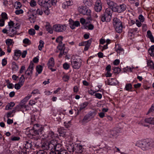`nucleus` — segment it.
<instances>
[{
	"mask_svg": "<svg viewBox=\"0 0 154 154\" xmlns=\"http://www.w3.org/2000/svg\"><path fill=\"white\" fill-rule=\"evenodd\" d=\"M136 145L144 150L152 147L154 145V142L152 140L139 141L136 143Z\"/></svg>",
	"mask_w": 154,
	"mask_h": 154,
	"instance_id": "f257e3e1",
	"label": "nucleus"
},
{
	"mask_svg": "<svg viewBox=\"0 0 154 154\" xmlns=\"http://www.w3.org/2000/svg\"><path fill=\"white\" fill-rule=\"evenodd\" d=\"M112 11L109 8L106 9L103 14L101 15V20L103 22H109L111 18Z\"/></svg>",
	"mask_w": 154,
	"mask_h": 154,
	"instance_id": "f03ea898",
	"label": "nucleus"
},
{
	"mask_svg": "<svg viewBox=\"0 0 154 154\" xmlns=\"http://www.w3.org/2000/svg\"><path fill=\"white\" fill-rule=\"evenodd\" d=\"M154 111V103L152 104L151 108L149 109L148 112L146 113V115H149V116L151 115L153 116V117H150L147 118L145 119V122L148 123L150 124L154 125V113L153 112Z\"/></svg>",
	"mask_w": 154,
	"mask_h": 154,
	"instance_id": "7ed1b4c3",
	"label": "nucleus"
},
{
	"mask_svg": "<svg viewBox=\"0 0 154 154\" xmlns=\"http://www.w3.org/2000/svg\"><path fill=\"white\" fill-rule=\"evenodd\" d=\"M58 136L57 134H55L53 131H48L47 134L44 135L45 138L47 140L50 141L57 140Z\"/></svg>",
	"mask_w": 154,
	"mask_h": 154,
	"instance_id": "20e7f679",
	"label": "nucleus"
},
{
	"mask_svg": "<svg viewBox=\"0 0 154 154\" xmlns=\"http://www.w3.org/2000/svg\"><path fill=\"white\" fill-rule=\"evenodd\" d=\"M31 96L32 95L31 94H28L27 96H26L21 101V103L24 104L31 97ZM29 109V107L28 106L24 105H20V111H22L23 112L24 110L26 111Z\"/></svg>",
	"mask_w": 154,
	"mask_h": 154,
	"instance_id": "39448f33",
	"label": "nucleus"
},
{
	"mask_svg": "<svg viewBox=\"0 0 154 154\" xmlns=\"http://www.w3.org/2000/svg\"><path fill=\"white\" fill-rule=\"evenodd\" d=\"M66 24H56L53 25V28L55 32H60L65 31L66 29Z\"/></svg>",
	"mask_w": 154,
	"mask_h": 154,
	"instance_id": "423d86ee",
	"label": "nucleus"
},
{
	"mask_svg": "<svg viewBox=\"0 0 154 154\" xmlns=\"http://www.w3.org/2000/svg\"><path fill=\"white\" fill-rule=\"evenodd\" d=\"M78 10L80 14L91 17V11L86 6H79L78 8Z\"/></svg>",
	"mask_w": 154,
	"mask_h": 154,
	"instance_id": "0eeeda50",
	"label": "nucleus"
},
{
	"mask_svg": "<svg viewBox=\"0 0 154 154\" xmlns=\"http://www.w3.org/2000/svg\"><path fill=\"white\" fill-rule=\"evenodd\" d=\"M71 65L74 69H78L81 66L82 62L79 59H74L71 61Z\"/></svg>",
	"mask_w": 154,
	"mask_h": 154,
	"instance_id": "6e6552de",
	"label": "nucleus"
},
{
	"mask_svg": "<svg viewBox=\"0 0 154 154\" xmlns=\"http://www.w3.org/2000/svg\"><path fill=\"white\" fill-rule=\"evenodd\" d=\"M126 8V6L125 4H123L119 5H116L115 7L112 8V11L121 13L125 11Z\"/></svg>",
	"mask_w": 154,
	"mask_h": 154,
	"instance_id": "1a4fd4ad",
	"label": "nucleus"
},
{
	"mask_svg": "<svg viewBox=\"0 0 154 154\" xmlns=\"http://www.w3.org/2000/svg\"><path fill=\"white\" fill-rule=\"evenodd\" d=\"M63 37L62 36H59L56 40V42L58 43L59 44L57 46V48L59 50H65V45L63 44L62 41L63 40Z\"/></svg>",
	"mask_w": 154,
	"mask_h": 154,
	"instance_id": "9d476101",
	"label": "nucleus"
},
{
	"mask_svg": "<svg viewBox=\"0 0 154 154\" xmlns=\"http://www.w3.org/2000/svg\"><path fill=\"white\" fill-rule=\"evenodd\" d=\"M34 64L32 61L30 62L29 66L25 72V74L28 77H31L33 73Z\"/></svg>",
	"mask_w": 154,
	"mask_h": 154,
	"instance_id": "9b49d317",
	"label": "nucleus"
},
{
	"mask_svg": "<svg viewBox=\"0 0 154 154\" xmlns=\"http://www.w3.org/2000/svg\"><path fill=\"white\" fill-rule=\"evenodd\" d=\"M54 59L53 57H51L49 60L47 65L48 69H50L52 72L56 70V69L52 68L54 67Z\"/></svg>",
	"mask_w": 154,
	"mask_h": 154,
	"instance_id": "f8f14e48",
	"label": "nucleus"
},
{
	"mask_svg": "<svg viewBox=\"0 0 154 154\" xmlns=\"http://www.w3.org/2000/svg\"><path fill=\"white\" fill-rule=\"evenodd\" d=\"M34 11L35 10L31 9L29 11V19L30 22L31 23H34L35 22L36 19V17L35 16L34 14Z\"/></svg>",
	"mask_w": 154,
	"mask_h": 154,
	"instance_id": "ddd939ff",
	"label": "nucleus"
},
{
	"mask_svg": "<svg viewBox=\"0 0 154 154\" xmlns=\"http://www.w3.org/2000/svg\"><path fill=\"white\" fill-rule=\"evenodd\" d=\"M94 9L97 12H100L102 9V3L100 0H97L95 3Z\"/></svg>",
	"mask_w": 154,
	"mask_h": 154,
	"instance_id": "4468645a",
	"label": "nucleus"
},
{
	"mask_svg": "<svg viewBox=\"0 0 154 154\" xmlns=\"http://www.w3.org/2000/svg\"><path fill=\"white\" fill-rule=\"evenodd\" d=\"M71 149L69 150V151L70 152H73L75 151V150L76 149L78 150V152H81L83 151L82 146L78 145L76 146V148H75L73 146H71Z\"/></svg>",
	"mask_w": 154,
	"mask_h": 154,
	"instance_id": "2eb2a0df",
	"label": "nucleus"
},
{
	"mask_svg": "<svg viewBox=\"0 0 154 154\" xmlns=\"http://www.w3.org/2000/svg\"><path fill=\"white\" fill-rule=\"evenodd\" d=\"M70 27L72 29H75V27H78L80 25V23L78 21H75L74 22L73 20H71L69 21V23Z\"/></svg>",
	"mask_w": 154,
	"mask_h": 154,
	"instance_id": "dca6fc26",
	"label": "nucleus"
},
{
	"mask_svg": "<svg viewBox=\"0 0 154 154\" xmlns=\"http://www.w3.org/2000/svg\"><path fill=\"white\" fill-rule=\"evenodd\" d=\"M115 50L119 54H122L124 53V50L119 44L116 45Z\"/></svg>",
	"mask_w": 154,
	"mask_h": 154,
	"instance_id": "f3484780",
	"label": "nucleus"
},
{
	"mask_svg": "<svg viewBox=\"0 0 154 154\" xmlns=\"http://www.w3.org/2000/svg\"><path fill=\"white\" fill-rule=\"evenodd\" d=\"M88 103L87 102H85L79 105L80 107L79 109H77V114H78L82 110L85 108L88 104Z\"/></svg>",
	"mask_w": 154,
	"mask_h": 154,
	"instance_id": "a211bd4d",
	"label": "nucleus"
},
{
	"mask_svg": "<svg viewBox=\"0 0 154 154\" xmlns=\"http://www.w3.org/2000/svg\"><path fill=\"white\" fill-rule=\"evenodd\" d=\"M57 140H52L51 141H50L49 142V147L50 148V150H54L56 145V144L57 143Z\"/></svg>",
	"mask_w": 154,
	"mask_h": 154,
	"instance_id": "6ab92c4d",
	"label": "nucleus"
},
{
	"mask_svg": "<svg viewBox=\"0 0 154 154\" xmlns=\"http://www.w3.org/2000/svg\"><path fill=\"white\" fill-rule=\"evenodd\" d=\"M113 24L114 27L122 24V22L120 20L117 18H115L113 20Z\"/></svg>",
	"mask_w": 154,
	"mask_h": 154,
	"instance_id": "aec40b11",
	"label": "nucleus"
},
{
	"mask_svg": "<svg viewBox=\"0 0 154 154\" xmlns=\"http://www.w3.org/2000/svg\"><path fill=\"white\" fill-rule=\"evenodd\" d=\"M106 3L110 8H111V11H112V8L116 5V3L111 1V0H106Z\"/></svg>",
	"mask_w": 154,
	"mask_h": 154,
	"instance_id": "412c9836",
	"label": "nucleus"
},
{
	"mask_svg": "<svg viewBox=\"0 0 154 154\" xmlns=\"http://www.w3.org/2000/svg\"><path fill=\"white\" fill-rule=\"evenodd\" d=\"M90 118L87 114L85 115L83 119L81 121V122L83 124L88 123L91 120Z\"/></svg>",
	"mask_w": 154,
	"mask_h": 154,
	"instance_id": "4be33fe9",
	"label": "nucleus"
},
{
	"mask_svg": "<svg viewBox=\"0 0 154 154\" xmlns=\"http://www.w3.org/2000/svg\"><path fill=\"white\" fill-rule=\"evenodd\" d=\"M92 40V39L91 38L88 40L86 41V43L85 46V47L84 48V50L85 51H87L89 48Z\"/></svg>",
	"mask_w": 154,
	"mask_h": 154,
	"instance_id": "5701e85b",
	"label": "nucleus"
},
{
	"mask_svg": "<svg viewBox=\"0 0 154 154\" xmlns=\"http://www.w3.org/2000/svg\"><path fill=\"white\" fill-rule=\"evenodd\" d=\"M72 5V2H71V1H67L64 2L62 4V7L64 9H66L69 6H70Z\"/></svg>",
	"mask_w": 154,
	"mask_h": 154,
	"instance_id": "b1692460",
	"label": "nucleus"
},
{
	"mask_svg": "<svg viewBox=\"0 0 154 154\" xmlns=\"http://www.w3.org/2000/svg\"><path fill=\"white\" fill-rule=\"evenodd\" d=\"M46 29L50 33L52 34L53 32V28H52L50 24L48 23H47L45 25Z\"/></svg>",
	"mask_w": 154,
	"mask_h": 154,
	"instance_id": "393cba45",
	"label": "nucleus"
},
{
	"mask_svg": "<svg viewBox=\"0 0 154 154\" xmlns=\"http://www.w3.org/2000/svg\"><path fill=\"white\" fill-rule=\"evenodd\" d=\"M50 0H38V4L44 7L47 5Z\"/></svg>",
	"mask_w": 154,
	"mask_h": 154,
	"instance_id": "a878e982",
	"label": "nucleus"
},
{
	"mask_svg": "<svg viewBox=\"0 0 154 154\" xmlns=\"http://www.w3.org/2000/svg\"><path fill=\"white\" fill-rule=\"evenodd\" d=\"M63 149L62 148L61 144L59 143H58L57 141V143L56 144V145L54 150H55L56 151L59 152Z\"/></svg>",
	"mask_w": 154,
	"mask_h": 154,
	"instance_id": "bb28decb",
	"label": "nucleus"
},
{
	"mask_svg": "<svg viewBox=\"0 0 154 154\" xmlns=\"http://www.w3.org/2000/svg\"><path fill=\"white\" fill-rule=\"evenodd\" d=\"M19 22H18L14 23V22L12 21H10L9 22H8V25L9 26V28H12L13 27L15 23L16 24V27H14L15 29H19V24L18 23Z\"/></svg>",
	"mask_w": 154,
	"mask_h": 154,
	"instance_id": "cd10ccee",
	"label": "nucleus"
},
{
	"mask_svg": "<svg viewBox=\"0 0 154 154\" xmlns=\"http://www.w3.org/2000/svg\"><path fill=\"white\" fill-rule=\"evenodd\" d=\"M49 142H45L42 143V148L45 150H50Z\"/></svg>",
	"mask_w": 154,
	"mask_h": 154,
	"instance_id": "c85d7f7f",
	"label": "nucleus"
},
{
	"mask_svg": "<svg viewBox=\"0 0 154 154\" xmlns=\"http://www.w3.org/2000/svg\"><path fill=\"white\" fill-rule=\"evenodd\" d=\"M97 111L95 109H93L90 111L87 115L91 118L94 117L97 114Z\"/></svg>",
	"mask_w": 154,
	"mask_h": 154,
	"instance_id": "c756f323",
	"label": "nucleus"
},
{
	"mask_svg": "<svg viewBox=\"0 0 154 154\" xmlns=\"http://www.w3.org/2000/svg\"><path fill=\"white\" fill-rule=\"evenodd\" d=\"M147 37L149 38L152 42H154V38L150 30H148L147 32Z\"/></svg>",
	"mask_w": 154,
	"mask_h": 154,
	"instance_id": "7c9ffc66",
	"label": "nucleus"
},
{
	"mask_svg": "<svg viewBox=\"0 0 154 154\" xmlns=\"http://www.w3.org/2000/svg\"><path fill=\"white\" fill-rule=\"evenodd\" d=\"M32 143L30 141H26L24 147L26 149H30L31 148L32 146Z\"/></svg>",
	"mask_w": 154,
	"mask_h": 154,
	"instance_id": "2f4dec72",
	"label": "nucleus"
},
{
	"mask_svg": "<svg viewBox=\"0 0 154 154\" xmlns=\"http://www.w3.org/2000/svg\"><path fill=\"white\" fill-rule=\"evenodd\" d=\"M19 58V50H15L14 54L13 57V59L14 60H17Z\"/></svg>",
	"mask_w": 154,
	"mask_h": 154,
	"instance_id": "473e14b6",
	"label": "nucleus"
},
{
	"mask_svg": "<svg viewBox=\"0 0 154 154\" xmlns=\"http://www.w3.org/2000/svg\"><path fill=\"white\" fill-rule=\"evenodd\" d=\"M83 1L86 6L90 7L92 5V0H83Z\"/></svg>",
	"mask_w": 154,
	"mask_h": 154,
	"instance_id": "72a5a7b5",
	"label": "nucleus"
},
{
	"mask_svg": "<svg viewBox=\"0 0 154 154\" xmlns=\"http://www.w3.org/2000/svg\"><path fill=\"white\" fill-rule=\"evenodd\" d=\"M138 28H130L128 31V35H130V34H134L137 31Z\"/></svg>",
	"mask_w": 154,
	"mask_h": 154,
	"instance_id": "f704fd0d",
	"label": "nucleus"
},
{
	"mask_svg": "<svg viewBox=\"0 0 154 154\" xmlns=\"http://www.w3.org/2000/svg\"><path fill=\"white\" fill-rule=\"evenodd\" d=\"M110 134L109 137L111 138H116L118 136V133L115 131H111L110 132Z\"/></svg>",
	"mask_w": 154,
	"mask_h": 154,
	"instance_id": "c9c22d12",
	"label": "nucleus"
},
{
	"mask_svg": "<svg viewBox=\"0 0 154 154\" xmlns=\"http://www.w3.org/2000/svg\"><path fill=\"white\" fill-rule=\"evenodd\" d=\"M149 53L150 56L153 57L154 56V45L151 46L149 49Z\"/></svg>",
	"mask_w": 154,
	"mask_h": 154,
	"instance_id": "e433bc0d",
	"label": "nucleus"
},
{
	"mask_svg": "<svg viewBox=\"0 0 154 154\" xmlns=\"http://www.w3.org/2000/svg\"><path fill=\"white\" fill-rule=\"evenodd\" d=\"M114 28L116 32L119 33H121L122 31V24L120 26H118L114 27Z\"/></svg>",
	"mask_w": 154,
	"mask_h": 154,
	"instance_id": "4c0bfd02",
	"label": "nucleus"
},
{
	"mask_svg": "<svg viewBox=\"0 0 154 154\" xmlns=\"http://www.w3.org/2000/svg\"><path fill=\"white\" fill-rule=\"evenodd\" d=\"M39 44L38 46V49L40 51H42V49L44 47V42L42 40H40L39 42Z\"/></svg>",
	"mask_w": 154,
	"mask_h": 154,
	"instance_id": "58836bf2",
	"label": "nucleus"
},
{
	"mask_svg": "<svg viewBox=\"0 0 154 154\" xmlns=\"http://www.w3.org/2000/svg\"><path fill=\"white\" fill-rule=\"evenodd\" d=\"M15 104L13 102H11L8 103L6 106V109L8 110L11 109V108L14 106Z\"/></svg>",
	"mask_w": 154,
	"mask_h": 154,
	"instance_id": "ea45409f",
	"label": "nucleus"
},
{
	"mask_svg": "<svg viewBox=\"0 0 154 154\" xmlns=\"http://www.w3.org/2000/svg\"><path fill=\"white\" fill-rule=\"evenodd\" d=\"M42 128H43L39 125L36 124L34 125L33 127V131H36Z\"/></svg>",
	"mask_w": 154,
	"mask_h": 154,
	"instance_id": "a19ab883",
	"label": "nucleus"
},
{
	"mask_svg": "<svg viewBox=\"0 0 154 154\" xmlns=\"http://www.w3.org/2000/svg\"><path fill=\"white\" fill-rule=\"evenodd\" d=\"M35 11H34V12ZM35 13H35V12H34V14H35V15L37 14L39 15H42L43 13L42 9V8H40L36 10Z\"/></svg>",
	"mask_w": 154,
	"mask_h": 154,
	"instance_id": "79ce46f5",
	"label": "nucleus"
},
{
	"mask_svg": "<svg viewBox=\"0 0 154 154\" xmlns=\"http://www.w3.org/2000/svg\"><path fill=\"white\" fill-rule=\"evenodd\" d=\"M132 88V85L131 83H128L126 84L125 89L127 91H130Z\"/></svg>",
	"mask_w": 154,
	"mask_h": 154,
	"instance_id": "37998d69",
	"label": "nucleus"
},
{
	"mask_svg": "<svg viewBox=\"0 0 154 154\" xmlns=\"http://www.w3.org/2000/svg\"><path fill=\"white\" fill-rule=\"evenodd\" d=\"M43 67L41 65H38L36 66V70L38 74L41 73Z\"/></svg>",
	"mask_w": 154,
	"mask_h": 154,
	"instance_id": "c03bdc74",
	"label": "nucleus"
},
{
	"mask_svg": "<svg viewBox=\"0 0 154 154\" xmlns=\"http://www.w3.org/2000/svg\"><path fill=\"white\" fill-rule=\"evenodd\" d=\"M25 81V78L23 75H22L20 78V88L22 86Z\"/></svg>",
	"mask_w": 154,
	"mask_h": 154,
	"instance_id": "a18cd8bd",
	"label": "nucleus"
},
{
	"mask_svg": "<svg viewBox=\"0 0 154 154\" xmlns=\"http://www.w3.org/2000/svg\"><path fill=\"white\" fill-rule=\"evenodd\" d=\"M147 64L148 66H150V68L154 69V64L152 61H148Z\"/></svg>",
	"mask_w": 154,
	"mask_h": 154,
	"instance_id": "49530a36",
	"label": "nucleus"
},
{
	"mask_svg": "<svg viewBox=\"0 0 154 154\" xmlns=\"http://www.w3.org/2000/svg\"><path fill=\"white\" fill-rule=\"evenodd\" d=\"M43 130V128H41L39 129L38 130H37L36 131H33V132L34 133L33 135H38L39 134H41L42 133V131Z\"/></svg>",
	"mask_w": 154,
	"mask_h": 154,
	"instance_id": "de8ad7c7",
	"label": "nucleus"
},
{
	"mask_svg": "<svg viewBox=\"0 0 154 154\" xmlns=\"http://www.w3.org/2000/svg\"><path fill=\"white\" fill-rule=\"evenodd\" d=\"M28 33L31 35H33L35 34V32L33 29L32 28L29 30Z\"/></svg>",
	"mask_w": 154,
	"mask_h": 154,
	"instance_id": "09e8293b",
	"label": "nucleus"
},
{
	"mask_svg": "<svg viewBox=\"0 0 154 154\" xmlns=\"http://www.w3.org/2000/svg\"><path fill=\"white\" fill-rule=\"evenodd\" d=\"M112 69L113 70L114 72L115 73H119L121 71L119 67H113Z\"/></svg>",
	"mask_w": 154,
	"mask_h": 154,
	"instance_id": "8fccbe9b",
	"label": "nucleus"
},
{
	"mask_svg": "<svg viewBox=\"0 0 154 154\" xmlns=\"http://www.w3.org/2000/svg\"><path fill=\"white\" fill-rule=\"evenodd\" d=\"M60 52L59 55V57H61L63 55H66L67 53L66 51H65V50H60Z\"/></svg>",
	"mask_w": 154,
	"mask_h": 154,
	"instance_id": "3c124183",
	"label": "nucleus"
},
{
	"mask_svg": "<svg viewBox=\"0 0 154 154\" xmlns=\"http://www.w3.org/2000/svg\"><path fill=\"white\" fill-rule=\"evenodd\" d=\"M63 67L64 69L67 70L69 69V65L67 63H65L63 64Z\"/></svg>",
	"mask_w": 154,
	"mask_h": 154,
	"instance_id": "603ef678",
	"label": "nucleus"
},
{
	"mask_svg": "<svg viewBox=\"0 0 154 154\" xmlns=\"http://www.w3.org/2000/svg\"><path fill=\"white\" fill-rule=\"evenodd\" d=\"M6 43L8 46L11 45L12 43V40L10 39H8L6 41Z\"/></svg>",
	"mask_w": 154,
	"mask_h": 154,
	"instance_id": "864d4df0",
	"label": "nucleus"
},
{
	"mask_svg": "<svg viewBox=\"0 0 154 154\" xmlns=\"http://www.w3.org/2000/svg\"><path fill=\"white\" fill-rule=\"evenodd\" d=\"M58 154H69L66 150L63 149L59 152H57Z\"/></svg>",
	"mask_w": 154,
	"mask_h": 154,
	"instance_id": "5fc2aeb1",
	"label": "nucleus"
},
{
	"mask_svg": "<svg viewBox=\"0 0 154 154\" xmlns=\"http://www.w3.org/2000/svg\"><path fill=\"white\" fill-rule=\"evenodd\" d=\"M1 16L2 18L3 19H5V20L7 19H8V17H7V15L6 13L5 12L2 13L1 14Z\"/></svg>",
	"mask_w": 154,
	"mask_h": 154,
	"instance_id": "6e6d98bb",
	"label": "nucleus"
},
{
	"mask_svg": "<svg viewBox=\"0 0 154 154\" xmlns=\"http://www.w3.org/2000/svg\"><path fill=\"white\" fill-rule=\"evenodd\" d=\"M30 5L32 7H34L36 5V2L34 0H31L30 3Z\"/></svg>",
	"mask_w": 154,
	"mask_h": 154,
	"instance_id": "4d7b16f0",
	"label": "nucleus"
},
{
	"mask_svg": "<svg viewBox=\"0 0 154 154\" xmlns=\"http://www.w3.org/2000/svg\"><path fill=\"white\" fill-rule=\"evenodd\" d=\"M36 103V102L34 100H30L29 102V104L30 106H32L33 105H35Z\"/></svg>",
	"mask_w": 154,
	"mask_h": 154,
	"instance_id": "13d9d810",
	"label": "nucleus"
},
{
	"mask_svg": "<svg viewBox=\"0 0 154 154\" xmlns=\"http://www.w3.org/2000/svg\"><path fill=\"white\" fill-rule=\"evenodd\" d=\"M94 96H95L96 98L100 99H101L102 97V94L99 93L95 94Z\"/></svg>",
	"mask_w": 154,
	"mask_h": 154,
	"instance_id": "bf43d9fd",
	"label": "nucleus"
},
{
	"mask_svg": "<svg viewBox=\"0 0 154 154\" xmlns=\"http://www.w3.org/2000/svg\"><path fill=\"white\" fill-rule=\"evenodd\" d=\"M36 154H48V153L44 150H40L38 151Z\"/></svg>",
	"mask_w": 154,
	"mask_h": 154,
	"instance_id": "052dcab7",
	"label": "nucleus"
},
{
	"mask_svg": "<svg viewBox=\"0 0 154 154\" xmlns=\"http://www.w3.org/2000/svg\"><path fill=\"white\" fill-rule=\"evenodd\" d=\"M139 19L140 21L143 22L144 21V18L142 14H140L139 17Z\"/></svg>",
	"mask_w": 154,
	"mask_h": 154,
	"instance_id": "680f3d73",
	"label": "nucleus"
},
{
	"mask_svg": "<svg viewBox=\"0 0 154 154\" xmlns=\"http://www.w3.org/2000/svg\"><path fill=\"white\" fill-rule=\"evenodd\" d=\"M19 2H16L14 4V8L16 9H18V8L19 7Z\"/></svg>",
	"mask_w": 154,
	"mask_h": 154,
	"instance_id": "e2e57ef3",
	"label": "nucleus"
},
{
	"mask_svg": "<svg viewBox=\"0 0 154 154\" xmlns=\"http://www.w3.org/2000/svg\"><path fill=\"white\" fill-rule=\"evenodd\" d=\"M26 149L24 147L21 149L20 154H26Z\"/></svg>",
	"mask_w": 154,
	"mask_h": 154,
	"instance_id": "0e129e2a",
	"label": "nucleus"
},
{
	"mask_svg": "<svg viewBox=\"0 0 154 154\" xmlns=\"http://www.w3.org/2000/svg\"><path fill=\"white\" fill-rule=\"evenodd\" d=\"M120 63V60L119 59H116L115 60L113 63L114 65H117L119 64Z\"/></svg>",
	"mask_w": 154,
	"mask_h": 154,
	"instance_id": "69168bd1",
	"label": "nucleus"
},
{
	"mask_svg": "<svg viewBox=\"0 0 154 154\" xmlns=\"http://www.w3.org/2000/svg\"><path fill=\"white\" fill-rule=\"evenodd\" d=\"M114 79L113 78L109 79L108 80V84L109 85H112L113 83H112V80Z\"/></svg>",
	"mask_w": 154,
	"mask_h": 154,
	"instance_id": "338daca9",
	"label": "nucleus"
},
{
	"mask_svg": "<svg viewBox=\"0 0 154 154\" xmlns=\"http://www.w3.org/2000/svg\"><path fill=\"white\" fill-rule=\"evenodd\" d=\"M29 42H30V41L27 38H26L23 40V42L24 44H28Z\"/></svg>",
	"mask_w": 154,
	"mask_h": 154,
	"instance_id": "774afa93",
	"label": "nucleus"
}]
</instances>
